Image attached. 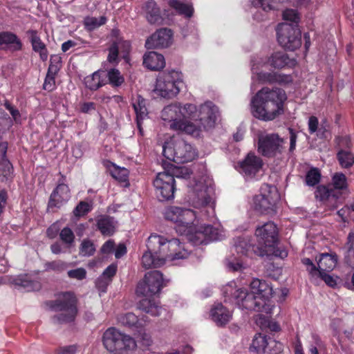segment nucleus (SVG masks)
<instances>
[{
  "mask_svg": "<svg viewBox=\"0 0 354 354\" xmlns=\"http://www.w3.org/2000/svg\"><path fill=\"white\" fill-rule=\"evenodd\" d=\"M97 227L104 236L113 235L116 230L117 221L113 217L108 215H100L97 219Z\"/></svg>",
  "mask_w": 354,
  "mask_h": 354,
  "instance_id": "c85d7f7f",
  "label": "nucleus"
},
{
  "mask_svg": "<svg viewBox=\"0 0 354 354\" xmlns=\"http://www.w3.org/2000/svg\"><path fill=\"white\" fill-rule=\"evenodd\" d=\"M70 198L71 193L68 185L59 180L58 185L50 196L47 207L48 211L55 212L58 209L64 205Z\"/></svg>",
  "mask_w": 354,
  "mask_h": 354,
  "instance_id": "a211bd4d",
  "label": "nucleus"
},
{
  "mask_svg": "<svg viewBox=\"0 0 354 354\" xmlns=\"http://www.w3.org/2000/svg\"><path fill=\"white\" fill-rule=\"evenodd\" d=\"M172 32L164 28L158 30L146 41L147 48H167L171 44Z\"/></svg>",
  "mask_w": 354,
  "mask_h": 354,
  "instance_id": "4be33fe9",
  "label": "nucleus"
},
{
  "mask_svg": "<svg viewBox=\"0 0 354 354\" xmlns=\"http://www.w3.org/2000/svg\"><path fill=\"white\" fill-rule=\"evenodd\" d=\"M113 41L118 42V50H120L122 58L129 62L130 61L129 53L131 48V42L124 39L113 40Z\"/></svg>",
  "mask_w": 354,
  "mask_h": 354,
  "instance_id": "3c124183",
  "label": "nucleus"
},
{
  "mask_svg": "<svg viewBox=\"0 0 354 354\" xmlns=\"http://www.w3.org/2000/svg\"><path fill=\"white\" fill-rule=\"evenodd\" d=\"M217 113V107L212 102H207L200 106L201 122L194 124L182 121L180 104H171L164 108L161 112V118L163 120L169 122L170 129L180 130L187 134L198 136L201 131L214 127Z\"/></svg>",
  "mask_w": 354,
  "mask_h": 354,
  "instance_id": "f257e3e1",
  "label": "nucleus"
},
{
  "mask_svg": "<svg viewBox=\"0 0 354 354\" xmlns=\"http://www.w3.org/2000/svg\"><path fill=\"white\" fill-rule=\"evenodd\" d=\"M22 48L20 39L13 32L3 31L0 32V50L18 51Z\"/></svg>",
  "mask_w": 354,
  "mask_h": 354,
  "instance_id": "a878e982",
  "label": "nucleus"
},
{
  "mask_svg": "<svg viewBox=\"0 0 354 354\" xmlns=\"http://www.w3.org/2000/svg\"><path fill=\"white\" fill-rule=\"evenodd\" d=\"M321 174L317 169H310L306 174V182L309 186H314L319 183L320 180Z\"/></svg>",
  "mask_w": 354,
  "mask_h": 354,
  "instance_id": "5fc2aeb1",
  "label": "nucleus"
},
{
  "mask_svg": "<svg viewBox=\"0 0 354 354\" xmlns=\"http://www.w3.org/2000/svg\"><path fill=\"white\" fill-rule=\"evenodd\" d=\"M277 31L278 42L283 48L293 51L301 46V35L298 26L283 23L278 26Z\"/></svg>",
  "mask_w": 354,
  "mask_h": 354,
  "instance_id": "9d476101",
  "label": "nucleus"
},
{
  "mask_svg": "<svg viewBox=\"0 0 354 354\" xmlns=\"http://www.w3.org/2000/svg\"><path fill=\"white\" fill-rule=\"evenodd\" d=\"M143 65L151 71H160L165 66L162 55L151 51L143 56Z\"/></svg>",
  "mask_w": 354,
  "mask_h": 354,
  "instance_id": "cd10ccee",
  "label": "nucleus"
},
{
  "mask_svg": "<svg viewBox=\"0 0 354 354\" xmlns=\"http://www.w3.org/2000/svg\"><path fill=\"white\" fill-rule=\"evenodd\" d=\"M315 198L322 201L329 209H336L342 203L339 194L334 192L330 186L319 185L315 192Z\"/></svg>",
  "mask_w": 354,
  "mask_h": 354,
  "instance_id": "6ab92c4d",
  "label": "nucleus"
},
{
  "mask_svg": "<svg viewBox=\"0 0 354 354\" xmlns=\"http://www.w3.org/2000/svg\"><path fill=\"white\" fill-rule=\"evenodd\" d=\"M333 191L339 194V198L344 201L342 194L347 190L348 183L346 176L342 173H335L332 178V183L329 185Z\"/></svg>",
  "mask_w": 354,
  "mask_h": 354,
  "instance_id": "f704fd0d",
  "label": "nucleus"
},
{
  "mask_svg": "<svg viewBox=\"0 0 354 354\" xmlns=\"http://www.w3.org/2000/svg\"><path fill=\"white\" fill-rule=\"evenodd\" d=\"M26 34L30 37L32 50L39 53L40 59L42 61H46L48 58V50L45 44L38 36L37 31L35 30H29L26 32Z\"/></svg>",
  "mask_w": 354,
  "mask_h": 354,
  "instance_id": "2f4dec72",
  "label": "nucleus"
},
{
  "mask_svg": "<svg viewBox=\"0 0 354 354\" xmlns=\"http://www.w3.org/2000/svg\"><path fill=\"white\" fill-rule=\"evenodd\" d=\"M111 281L100 275L95 281V287L101 292H106Z\"/></svg>",
  "mask_w": 354,
  "mask_h": 354,
  "instance_id": "338daca9",
  "label": "nucleus"
},
{
  "mask_svg": "<svg viewBox=\"0 0 354 354\" xmlns=\"http://www.w3.org/2000/svg\"><path fill=\"white\" fill-rule=\"evenodd\" d=\"M148 322L149 317L143 315L134 323V346L142 350L147 348L152 344L151 335L143 328Z\"/></svg>",
  "mask_w": 354,
  "mask_h": 354,
  "instance_id": "aec40b11",
  "label": "nucleus"
},
{
  "mask_svg": "<svg viewBox=\"0 0 354 354\" xmlns=\"http://www.w3.org/2000/svg\"><path fill=\"white\" fill-rule=\"evenodd\" d=\"M258 77L263 82L271 83L281 81V80L279 79L280 77L286 76L276 73H258Z\"/></svg>",
  "mask_w": 354,
  "mask_h": 354,
  "instance_id": "bf43d9fd",
  "label": "nucleus"
},
{
  "mask_svg": "<svg viewBox=\"0 0 354 354\" xmlns=\"http://www.w3.org/2000/svg\"><path fill=\"white\" fill-rule=\"evenodd\" d=\"M162 153L167 159L176 163L192 161L196 156L193 147L178 137H172L165 142L162 147Z\"/></svg>",
  "mask_w": 354,
  "mask_h": 354,
  "instance_id": "0eeeda50",
  "label": "nucleus"
},
{
  "mask_svg": "<svg viewBox=\"0 0 354 354\" xmlns=\"http://www.w3.org/2000/svg\"><path fill=\"white\" fill-rule=\"evenodd\" d=\"M210 315L213 322L219 326L227 324L232 317L231 312L222 304L214 305L211 309Z\"/></svg>",
  "mask_w": 354,
  "mask_h": 354,
  "instance_id": "bb28decb",
  "label": "nucleus"
},
{
  "mask_svg": "<svg viewBox=\"0 0 354 354\" xmlns=\"http://www.w3.org/2000/svg\"><path fill=\"white\" fill-rule=\"evenodd\" d=\"M165 171L167 174L171 175L173 179L178 178H187L190 176L189 169L185 167H177L170 163H165Z\"/></svg>",
  "mask_w": 354,
  "mask_h": 354,
  "instance_id": "ea45409f",
  "label": "nucleus"
},
{
  "mask_svg": "<svg viewBox=\"0 0 354 354\" xmlns=\"http://www.w3.org/2000/svg\"><path fill=\"white\" fill-rule=\"evenodd\" d=\"M283 18L285 21H290L291 25L298 26L300 20V16L297 10L293 9H287L283 12Z\"/></svg>",
  "mask_w": 354,
  "mask_h": 354,
  "instance_id": "864d4df0",
  "label": "nucleus"
},
{
  "mask_svg": "<svg viewBox=\"0 0 354 354\" xmlns=\"http://www.w3.org/2000/svg\"><path fill=\"white\" fill-rule=\"evenodd\" d=\"M165 218L176 223V231L180 233V227L189 225L195 218L194 212L178 207H169L165 212Z\"/></svg>",
  "mask_w": 354,
  "mask_h": 354,
  "instance_id": "dca6fc26",
  "label": "nucleus"
},
{
  "mask_svg": "<svg viewBox=\"0 0 354 354\" xmlns=\"http://www.w3.org/2000/svg\"><path fill=\"white\" fill-rule=\"evenodd\" d=\"M77 299L72 292H64L59 295L53 301L47 303L49 308L60 313L54 315L52 321L54 324H62L72 322L77 314Z\"/></svg>",
  "mask_w": 354,
  "mask_h": 354,
  "instance_id": "20e7f679",
  "label": "nucleus"
},
{
  "mask_svg": "<svg viewBox=\"0 0 354 354\" xmlns=\"http://www.w3.org/2000/svg\"><path fill=\"white\" fill-rule=\"evenodd\" d=\"M141 263L146 269L152 267L158 268L164 265V259L163 258H159V256L156 255L155 253L150 252L147 249V251L142 257Z\"/></svg>",
  "mask_w": 354,
  "mask_h": 354,
  "instance_id": "4c0bfd02",
  "label": "nucleus"
},
{
  "mask_svg": "<svg viewBox=\"0 0 354 354\" xmlns=\"http://www.w3.org/2000/svg\"><path fill=\"white\" fill-rule=\"evenodd\" d=\"M109 171L111 176L115 180L121 183H124V187H129L130 185L128 181L129 171L124 167H120L116 166L113 163H111L109 166Z\"/></svg>",
  "mask_w": 354,
  "mask_h": 354,
  "instance_id": "58836bf2",
  "label": "nucleus"
},
{
  "mask_svg": "<svg viewBox=\"0 0 354 354\" xmlns=\"http://www.w3.org/2000/svg\"><path fill=\"white\" fill-rule=\"evenodd\" d=\"M136 309L141 313L150 314L152 316H160L164 310L159 302L148 298L141 299L138 303Z\"/></svg>",
  "mask_w": 354,
  "mask_h": 354,
  "instance_id": "c756f323",
  "label": "nucleus"
},
{
  "mask_svg": "<svg viewBox=\"0 0 354 354\" xmlns=\"http://www.w3.org/2000/svg\"><path fill=\"white\" fill-rule=\"evenodd\" d=\"M138 104H134V112L136 113L137 127L140 136H143L142 124L144 120H148V111L146 108V100L140 95L137 98Z\"/></svg>",
  "mask_w": 354,
  "mask_h": 354,
  "instance_id": "7c9ffc66",
  "label": "nucleus"
},
{
  "mask_svg": "<svg viewBox=\"0 0 354 354\" xmlns=\"http://www.w3.org/2000/svg\"><path fill=\"white\" fill-rule=\"evenodd\" d=\"M278 199L275 187H270L268 194H261L254 198V207L261 214L275 212V206Z\"/></svg>",
  "mask_w": 354,
  "mask_h": 354,
  "instance_id": "f3484780",
  "label": "nucleus"
},
{
  "mask_svg": "<svg viewBox=\"0 0 354 354\" xmlns=\"http://www.w3.org/2000/svg\"><path fill=\"white\" fill-rule=\"evenodd\" d=\"M162 274L158 270L147 272L137 285L136 291L143 295H154L164 287Z\"/></svg>",
  "mask_w": 354,
  "mask_h": 354,
  "instance_id": "f8f14e48",
  "label": "nucleus"
},
{
  "mask_svg": "<svg viewBox=\"0 0 354 354\" xmlns=\"http://www.w3.org/2000/svg\"><path fill=\"white\" fill-rule=\"evenodd\" d=\"M10 282L19 290L26 292L35 291L41 289L39 281L32 280L28 274H19L10 279Z\"/></svg>",
  "mask_w": 354,
  "mask_h": 354,
  "instance_id": "393cba45",
  "label": "nucleus"
},
{
  "mask_svg": "<svg viewBox=\"0 0 354 354\" xmlns=\"http://www.w3.org/2000/svg\"><path fill=\"white\" fill-rule=\"evenodd\" d=\"M180 113H182L181 120L183 122H200V109L197 110L196 106L192 104H186L183 106L180 105Z\"/></svg>",
  "mask_w": 354,
  "mask_h": 354,
  "instance_id": "72a5a7b5",
  "label": "nucleus"
},
{
  "mask_svg": "<svg viewBox=\"0 0 354 354\" xmlns=\"http://www.w3.org/2000/svg\"><path fill=\"white\" fill-rule=\"evenodd\" d=\"M250 290L259 298L270 303V298L273 295L272 288L264 280L254 279L250 284Z\"/></svg>",
  "mask_w": 354,
  "mask_h": 354,
  "instance_id": "b1692460",
  "label": "nucleus"
},
{
  "mask_svg": "<svg viewBox=\"0 0 354 354\" xmlns=\"http://www.w3.org/2000/svg\"><path fill=\"white\" fill-rule=\"evenodd\" d=\"M90 211L88 203L81 201L74 209L73 214L75 216L80 217L88 213Z\"/></svg>",
  "mask_w": 354,
  "mask_h": 354,
  "instance_id": "0e129e2a",
  "label": "nucleus"
},
{
  "mask_svg": "<svg viewBox=\"0 0 354 354\" xmlns=\"http://www.w3.org/2000/svg\"><path fill=\"white\" fill-rule=\"evenodd\" d=\"M102 342L110 354H130L133 349V337L115 327H109L103 333Z\"/></svg>",
  "mask_w": 354,
  "mask_h": 354,
  "instance_id": "39448f33",
  "label": "nucleus"
},
{
  "mask_svg": "<svg viewBox=\"0 0 354 354\" xmlns=\"http://www.w3.org/2000/svg\"><path fill=\"white\" fill-rule=\"evenodd\" d=\"M285 91L277 87H263L251 100V112L254 117L263 121H271L283 113L286 100Z\"/></svg>",
  "mask_w": 354,
  "mask_h": 354,
  "instance_id": "f03ea898",
  "label": "nucleus"
},
{
  "mask_svg": "<svg viewBox=\"0 0 354 354\" xmlns=\"http://www.w3.org/2000/svg\"><path fill=\"white\" fill-rule=\"evenodd\" d=\"M286 141L277 133H266L259 136L258 151L262 156L274 158L283 153Z\"/></svg>",
  "mask_w": 354,
  "mask_h": 354,
  "instance_id": "9b49d317",
  "label": "nucleus"
},
{
  "mask_svg": "<svg viewBox=\"0 0 354 354\" xmlns=\"http://www.w3.org/2000/svg\"><path fill=\"white\" fill-rule=\"evenodd\" d=\"M60 239L66 244L71 245L74 242L75 235L71 228L64 227L59 233Z\"/></svg>",
  "mask_w": 354,
  "mask_h": 354,
  "instance_id": "6e6d98bb",
  "label": "nucleus"
},
{
  "mask_svg": "<svg viewBox=\"0 0 354 354\" xmlns=\"http://www.w3.org/2000/svg\"><path fill=\"white\" fill-rule=\"evenodd\" d=\"M175 180L165 171L159 172L153 181L156 196L159 201H164L174 198Z\"/></svg>",
  "mask_w": 354,
  "mask_h": 354,
  "instance_id": "2eb2a0df",
  "label": "nucleus"
},
{
  "mask_svg": "<svg viewBox=\"0 0 354 354\" xmlns=\"http://www.w3.org/2000/svg\"><path fill=\"white\" fill-rule=\"evenodd\" d=\"M180 234H185L187 239L194 245L207 244L210 241H219L225 236L223 231L212 225H181Z\"/></svg>",
  "mask_w": 354,
  "mask_h": 354,
  "instance_id": "423d86ee",
  "label": "nucleus"
},
{
  "mask_svg": "<svg viewBox=\"0 0 354 354\" xmlns=\"http://www.w3.org/2000/svg\"><path fill=\"white\" fill-rule=\"evenodd\" d=\"M189 187L192 192L190 201L194 207L201 208L211 205L212 188L210 185H205L204 180H196Z\"/></svg>",
  "mask_w": 354,
  "mask_h": 354,
  "instance_id": "ddd939ff",
  "label": "nucleus"
},
{
  "mask_svg": "<svg viewBox=\"0 0 354 354\" xmlns=\"http://www.w3.org/2000/svg\"><path fill=\"white\" fill-rule=\"evenodd\" d=\"M147 247L150 252L166 261L186 259L189 252L177 239L167 240L163 236L151 235L148 238Z\"/></svg>",
  "mask_w": 354,
  "mask_h": 354,
  "instance_id": "7ed1b4c3",
  "label": "nucleus"
},
{
  "mask_svg": "<svg viewBox=\"0 0 354 354\" xmlns=\"http://www.w3.org/2000/svg\"><path fill=\"white\" fill-rule=\"evenodd\" d=\"M95 250L93 241L89 239H84L80 245L79 254L82 257H91L95 254Z\"/></svg>",
  "mask_w": 354,
  "mask_h": 354,
  "instance_id": "49530a36",
  "label": "nucleus"
},
{
  "mask_svg": "<svg viewBox=\"0 0 354 354\" xmlns=\"http://www.w3.org/2000/svg\"><path fill=\"white\" fill-rule=\"evenodd\" d=\"M232 288L228 286L225 288V294L232 292ZM233 295L236 304L241 308L257 312H264L271 313L273 305L266 302L263 299L259 298L251 290L250 292L245 288H239L231 292Z\"/></svg>",
  "mask_w": 354,
  "mask_h": 354,
  "instance_id": "6e6552de",
  "label": "nucleus"
},
{
  "mask_svg": "<svg viewBox=\"0 0 354 354\" xmlns=\"http://www.w3.org/2000/svg\"><path fill=\"white\" fill-rule=\"evenodd\" d=\"M337 258L335 254L324 253L317 261L318 271L330 272L336 266Z\"/></svg>",
  "mask_w": 354,
  "mask_h": 354,
  "instance_id": "c9c22d12",
  "label": "nucleus"
},
{
  "mask_svg": "<svg viewBox=\"0 0 354 354\" xmlns=\"http://www.w3.org/2000/svg\"><path fill=\"white\" fill-rule=\"evenodd\" d=\"M145 8L147 19L151 24L160 25L162 24L163 18L156 1L148 0Z\"/></svg>",
  "mask_w": 354,
  "mask_h": 354,
  "instance_id": "473e14b6",
  "label": "nucleus"
},
{
  "mask_svg": "<svg viewBox=\"0 0 354 354\" xmlns=\"http://www.w3.org/2000/svg\"><path fill=\"white\" fill-rule=\"evenodd\" d=\"M346 264L354 269V233L350 232L347 241L343 248Z\"/></svg>",
  "mask_w": 354,
  "mask_h": 354,
  "instance_id": "e433bc0d",
  "label": "nucleus"
},
{
  "mask_svg": "<svg viewBox=\"0 0 354 354\" xmlns=\"http://www.w3.org/2000/svg\"><path fill=\"white\" fill-rule=\"evenodd\" d=\"M181 77V73L176 71L163 74L157 79L153 91L164 98L175 97L180 92L183 85Z\"/></svg>",
  "mask_w": 354,
  "mask_h": 354,
  "instance_id": "1a4fd4ad",
  "label": "nucleus"
},
{
  "mask_svg": "<svg viewBox=\"0 0 354 354\" xmlns=\"http://www.w3.org/2000/svg\"><path fill=\"white\" fill-rule=\"evenodd\" d=\"M67 275L70 279L83 280L86 277V270L84 268H78L68 270Z\"/></svg>",
  "mask_w": 354,
  "mask_h": 354,
  "instance_id": "680f3d73",
  "label": "nucleus"
},
{
  "mask_svg": "<svg viewBox=\"0 0 354 354\" xmlns=\"http://www.w3.org/2000/svg\"><path fill=\"white\" fill-rule=\"evenodd\" d=\"M106 22V18L104 16H101L99 18L94 17H87L84 20V24L85 28L92 31L100 26L104 25Z\"/></svg>",
  "mask_w": 354,
  "mask_h": 354,
  "instance_id": "de8ad7c7",
  "label": "nucleus"
},
{
  "mask_svg": "<svg viewBox=\"0 0 354 354\" xmlns=\"http://www.w3.org/2000/svg\"><path fill=\"white\" fill-rule=\"evenodd\" d=\"M67 267L68 264L61 260L49 261L44 264V268L46 271H55L57 272L64 271Z\"/></svg>",
  "mask_w": 354,
  "mask_h": 354,
  "instance_id": "8fccbe9b",
  "label": "nucleus"
},
{
  "mask_svg": "<svg viewBox=\"0 0 354 354\" xmlns=\"http://www.w3.org/2000/svg\"><path fill=\"white\" fill-rule=\"evenodd\" d=\"M301 262L306 266V270L312 277H316L317 275L319 273L318 266L316 267L309 258H304Z\"/></svg>",
  "mask_w": 354,
  "mask_h": 354,
  "instance_id": "69168bd1",
  "label": "nucleus"
},
{
  "mask_svg": "<svg viewBox=\"0 0 354 354\" xmlns=\"http://www.w3.org/2000/svg\"><path fill=\"white\" fill-rule=\"evenodd\" d=\"M262 166L263 161L261 158L252 152L249 153L240 163L241 172L247 176H254L259 171Z\"/></svg>",
  "mask_w": 354,
  "mask_h": 354,
  "instance_id": "5701e85b",
  "label": "nucleus"
},
{
  "mask_svg": "<svg viewBox=\"0 0 354 354\" xmlns=\"http://www.w3.org/2000/svg\"><path fill=\"white\" fill-rule=\"evenodd\" d=\"M335 142L337 144V147L339 149V150H347L351 149L352 147L351 138L348 136H338L335 138Z\"/></svg>",
  "mask_w": 354,
  "mask_h": 354,
  "instance_id": "13d9d810",
  "label": "nucleus"
},
{
  "mask_svg": "<svg viewBox=\"0 0 354 354\" xmlns=\"http://www.w3.org/2000/svg\"><path fill=\"white\" fill-rule=\"evenodd\" d=\"M0 169L1 174L6 178H9L13 171L12 164L6 157L1 158Z\"/></svg>",
  "mask_w": 354,
  "mask_h": 354,
  "instance_id": "4d7b16f0",
  "label": "nucleus"
},
{
  "mask_svg": "<svg viewBox=\"0 0 354 354\" xmlns=\"http://www.w3.org/2000/svg\"><path fill=\"white\" fill-rule=\"evenodd\" d=\"M337 158L343 168H350L354 164V154L348 150H339Z\"/></svg>",
  "mask_w": 354,
  "mask_h": 354,
  "instance_id": "c03bdc74",
  "label": "nucleus"
},
{
  "mask_svg": "<svg viewBox=\"0 0 354 354\" xmlns=\"http://www.w3.org/2000/svg\"><path fill=\"white\" fill-rule=\"evenodd\" d=\"M102 73H104V71H97L94 72L91 75L86 77L84 78L86 87L91 91H96L100 87L104 85L106 82L101 78Z\"/></svg>",
  "mask_w": 354,
  "mask_h": 354,
  "instance_id": "a19ab883",
  "label": "nucleus"
},
{
  "mask_svg": "<svg viewBox=\"0 0 354 354\" xmlns=\"http://www.w3.org/2000/svg\"><path fill=\"white\" fill-rule=\"evenodd\" d=\"M118 42L112 41L111 46L109 48V55L107 57V61L110 64H116L119 62L118 58Z\"/></svg>",
  "mask_w": 354,
  "mask_h": 354,
  "instance_id": "603ef678",
  "label": "nucleus"
},
{
  "mask_svg": "<svg viewBox=\"0 0 354 354\" xmlns=\"http://www.w3.org/2000/svg\"><path fill=\"white\" fill-rule=\"evenodd\" d=\"M274 0H252L254 7H261L264 11H269L274 8Z\"/></svg>",
  "mask_w": 354,
  "mask_h": 354,
  "instance_id": "052dcab7",
  "label": "nucleus"
},
{
  "mask_svg": "<svg viewBox=\"0 0 354 354\" xmlns=\"http://www.w3.org/2000/svg\"><path fill=\"white\" fill-rule=\"evenodd\" d=\"M268 342L266 335L261 334L256 335L250 346V350L257 354H263L266 352Z\"/></svg>",
  "mask_w": 354,
  "mask_h": 354,
  "instance_id": "37998d69",
  "label": "nucleus"
},
{
  "mask_svg": "<svg viewBox=\"0 0 354 354\" xmlns=\"http://www.w3.org/2000/svg\"><path fill=\"white\" fill-rule=\"evenodd\" d=\"M290 59L283 52H276L268 59L269 64L275 68H282L289 64Z\"/></svg>",
  "mask_w": 354,
  "mask_h": 354,
  "instance_id": "79ce46f5",
  "label": "nucleus"
},
{
  "mask_svg": "<svg viewBox=\"0 0 354 354\" xmlns=\"http://www.w3.org/2000/svg\"><path fill=\"white\" fill-rule=\"evenodd\" d=\"M255 234L259 245L268 250V255L274 252L273 248L278 241V229L273 222H268L257 227Z\"/></svg>",
  "mask_w": 354,
  "mask_h": 354,
  "instance_id": "4468645a",
  "label": "nucleus"
},
{
  "mask_svg": "<svg viewBox=\"0 0 354 354\" xmlns=\"http://www.w3.org/2000/svg\"><path fill=\"white\" fill-rule=\"evenodd\" d=\"M43 88L48 91H52L55 88V76L46 74Z\"/></svg>",
  "mask_w": 354,
  "mask_h": 354,
  "instance_id": "774afa93",
  "label": "nucleus"
},
{
  "mask_svg": "<svg viewBox=\"0 0 354 354\" xmlns=\"http://www.w3.org/2000/svg\"><path fill=\"white\" fill-rule=\"evenodd\" d=\"M118 323L120 326L126 328L131 329L133 327V314L129 313L124 315H121L118 317Z\"/></svg>",
  "mask_w": 354,
  "mask_h": 354,
  "instance_id": "e2e57ef3",
  "label": "nucleus"
},
{
  "mask_svg": "<svg viewBox=\"0 0 354 354\" xmlns=\"http://www.w3.org/2000/svg\"><path fill=\"white\" fill-rule=\"evenodd\" d=\"M105 75L113 86H120L124 82V77L118 69L111 68Z\"/></svg>",
  "mask_w": 354,
  "mask_h": 354,
  "instance_id": "09e8293b",
  "label": "nucleus"
},
{
  "mask_svg": "<svg viewBox=\"0 0 354 354\" xmlns=\"http://www.w3.org/2000/svg\"><path fill=\"white\" fill-rule=\"evenodd\" d=\"M169 4L179 14L183 15L187 17H191L193 15L194 8L191 5L183 3L178 0H170Z\"/></svg>",
  "mask_w": 354,
  "mask_h": 354,
  "instance_id": "a18cd8bd",
  "label": "nucleus"
},
{
  "mask_svg": "<svg viewBox=\"0 0 354 354\" xmlns=\"http://www.w3.org/2000/svg\"><path fill=\"white\" fill-rule=\"evenodd\" d=\"M235 250L237 253L242 255L252 257L255 254L259 257L268 255V250L266 248L256 245L251 243L249 237H239L236 239L234 243Z\"/></svg>",
  "mask_w": 354,
  "mask_h": 354,
  "instance_id": "412c9836",
  "label": "nucleus"
}]
</instances>
